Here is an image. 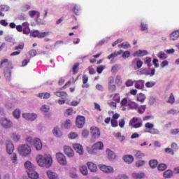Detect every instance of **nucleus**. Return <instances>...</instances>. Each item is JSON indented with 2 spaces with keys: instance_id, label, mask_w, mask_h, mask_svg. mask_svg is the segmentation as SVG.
<instances>
[{
  "instance_id": "28",
  "label": "nucleus",
  "mask_w": 179,
  "mask_h": 179,
  "mask_svg": "<svg viewBox=\"0 0 179 179\" xmlns=\"http://www.w3.org/2000/svg\"><path fill=\"white\" fill-rule=\"evenodd\" d=\"M47 175H48V178H50V179L58 178V174H57V173H55V172H53L52 171H48Z\"/></svg>"
},
{
  "instance_id": "25",
  "label": "nucleus",
  "mask_w": 179,
  "mask_h": 179,
  "mask_svg": "<svg viewBox=\"0 0 179 179\" xmlns=\"http://www.w3.org/2000/svg\"><path fill=\"white\" fill-rule=\"evenodd\" d=\"M123 160L125 162V163L131 164V163L134 162V157L129 155H124L123 157Z\"/></svg>"
},
{
  "instance_id": "42",
  "label": "nucleus",
  "mask_w": 179,
  "mask_h": 179,
  "mask_svg": "<svg viewBox=\"0 0 179 179\" xmlns=\"http://www.w3.org/2000/svg\"><path fill=\"white\" fill-rule=\"evenodd\" d=\"M149 164H150L151 169H156V167H157V164H158L157 160L152 159L150 161Z\"/></svg>"
},
{
  "instance_id": "50",
  "label": "nucleus",
  "mask_w": 179,
  "mask_h": 179,
  "mask_svg": "<svg viewBox=\"0 0 179 179\" xmlns=\"http://www.w3.org/2000/svg\"><path fill=\"white\" fill-rule=\"evenodd\" d=\"M35 22L37 24H45V21L40 18V16L36 17Z\"/></svg>"
},
{
  "instance_id": "13",
  "label": "nucleus",
  "mask_w": 179,
  "mask_h": 179,
  "mask_svg": "<svg viewBox=\"0 0 179 179\" xmlns=\"http://www.w3.org/2000/svg\"><path fill=\"white\" fill-rule=\"evenodd\" d=\"M85 121L84 116H78L76 121L78 128H83Z\"/></svg>"
},
{
  "instance_id": "16",
  "label": "nucleus",
  "mask_w": 179,
  "mask_h": 179,
  "mask_svg": "<svg viewBox=\"0 0 179 179\" xmlns=\"http://www.w3.org/2000/svg\"><path fill=\"white\" fill-rule=\"evenodd\" d=\"M134 83L136 89H138L139 90H143L145 89V80H134Z\"/></svg>"
},
{
  "instance_id": "8",
  "label": "nucleus",
  "mask_w": 179,
  "mask_h": 179,
  "mask_svg": "<svg viewBox=\"0 0 179 179\" xmlns=\"http://www.w3.org/2000/svg\"><path fill=\"white\" fill-rule=\"evenodd\" d=\"M56 159L59 164H60L62 166H66L67 162H66V157H65V155L61 152H58L56 154Z\"/></svg>"
},
{
  "instance_id": "14",
  "label": "nucleus",
  "mask_w": 179,
  "mask_h": 179,
  "mask_svg": "<svg viewBox=\"0 0 179 179\" xmlns=\"http://www.w3.org/2000/svg\"><path fill=\"white\" fill-rule=\"evenodd\" d=\"M34 146L36 150H41L43 149V143H41V140L38 138H35L34 141Z\"/></svg>"
},
{
  "instance_id": "19",
  "label": "nucleus",
  "mask_w": 179,
  "mask_h": 179,
  "mask_svg": "<svg viewBox=\"0 0 179 179\" xmlns=\"http://www.w3.org/2000/svg\"><path fill=\"white\" fill-rule=\"evenodd\" d=\"M73 148L76 150V152L77 153H78V155H83L84 150H83V147L82 146V145L78 144V143L74 144Z\"/></svg>"
},
{
  "instance_id": "30",
  "label": "nucleus",
  "mask_w": 179,
  "mask_h": 179,
  "mask_svg": "<svg viewBox=\"0 0 179 179\" xmlns=\"http://www.w3.org/2000/svg\"><path fill=\"white\" fill-rule=\"evenodd\" d=\"M89 80V77L87 76L84 75L83 76V85H82V87L87 89L89 87V85L87 84V82Z\"/></svg>"
},
{
  "instance_id": "27",
  "label": "nucleus",
  "mask_w": 179,
  "mask_h": 179,
  "mask_svg": "<svg viewBox=\"0 0 179 179\" xmlns=\"http://www.w3.org/2000/svg\"><path fill=\"white\" fill-rule=\"evenodd\" d=\"M28 14L31 19H34L35 16H36V17L40 16V13L36 10H29Z\"/></svg>"
},
{
  "instance_id": "29",
  "label": "nucleus",
  "mask_w": 179,
  "mask_h": 179,
  "mask_svg": "<svg viewBox=\"0 0 179 179\" xmlns=\"http://www.w3.org/2000/svg\"><path fill=\"white\" fill-rule=\"evenodd\" d=\"M132 177L134 179H141V178H143V177H145V173H136L134 172L132 173Z\"/></svg>"
},
{
  "instance_id": "41",
  "label": "nucleus",
  "mask_w": 179,
  "mask_h": 179,
  "mask_svg": "<svg viewBox=\"0 0 179 179\" xmlns=\"http://www.w3.org/2000/svg\"><path fill=\"white\" fill-rule=\"evenodd\" d=\"M115 82L117 86H121V85H122V78L121 76L117 75L115 78Z\"/></svg>"
},
{
  "instance_id": "26",
  "label": "nucleus",
  "mask_w": 179,
  "mask_h": 179,
  "mask_svg": "<svg viewBox=\"0 0 179 179\" xmlns=\"http://www.w3.org/2000/svg\"><path fill=\"white\" fill-rule=\"evenodd\" d=\"M179 37V29L174 31L170 34V40H172L173 41L177 40Z\"/></svg>"
},
{
  "instance_id": "60",
  "label": "nucleus",
  "mask_w": 179,
  "mask_h": 179,
  "mask_svg": "<svg viewBox=\"0 0 179 179\" xmlns=\"http://www.w3.org/2000/svg\"><path fill=\"white\" fill-rule=\"evenodd\" d=\"M136 122H138V117H133L129 123V127H134Z\"/></svg>"
},
{
  "instance_id": "37",
  "label": "nucleus",
  "mask_w": 179,
  "mask_h": 179,
  "mask_svg": "<svg viewBox=\"0 0 179 179\" xmlns=\"http://www.w3.org/2000/svg\"><path fill=\"white\" fill-rule=\"evenodd\" d=\"M173 171L167 170L164 173V177L165 178H171L173 177Z\"/></svg>"
},
{
  "instance_id": "35",
  "label": "nucleus",
  "mask_w": 179,
  "mask_h": 179,
  "mask_svg": "<svg viewBox=\"0 0 179 179\" xmlns=\"http://www.w3.org/2000/svg\"><path fill=\"white\" fill-rule=\"evenodd\" d=\"M10 7L6 4L0 5V11L1 12H9Z\"/></svg>"
},
{
  "instance_id": "11",
  "label": "nucleus",
  "mask_w": 179,
  "mask_h": 179,
  "mask_svg": "<svg viewBox=\"0 0 179 179\" xmlns=\"http://www.w3.org/2000/svg\"><path fill=\"white\" fill-rule=\"evenodd\" d=\"M6 146L7 153L8 155H12V153H13V150H15V145H13V143L9 140H7L6 141Z\"/></svg>"
},
{
  "instance_id": "46",
  "label": "nucleus",
  "mask_w": 179,
  "mask_h": 179,
  "mask_svg": "<svg viewBox=\"0 0 179 179\" xmlns=\"http://www.w3.org/2000/svg\"><path fill=\"white\" fill-rule=\"evenodd\" d=\"M108 90L110 93H114L117 90V86L114 84H110L108 85Z\"/></svg>"
},
{
  "instance_id": "36",
  "label": "nucleus",
  "mask_w": 179,
  "mask_h": 179,
  "mask_svg": "<svg viewBox=\"0 0 179 179\" xmlns=\"http://www.w3.org/2000/svg\"><path fill=\"white\" fill-rule=\"evenodd\" d=\"M148 29H149V25H148L146 22H141V31H146L148 33Z\"/></svg>"
},
{
  "instance_id": "44",
  "label": "nucleus",
  "mask_w": 179,
  "mask_h": 179,
  "mask_svg": "<svg viewBox=\"0 0 179 179\" xmlns=\"http://www.w3.org/2000/svg\"><path fill=\"white\" fill-rule=\"evenodd\" d=\"M157 57H158V58H159V59H166L167 55H166V53H164V52L161 51L158 53Z\"/></svg>"
},
{
  "instance_id": "56",
  "label": "nucleus",
  "mask_w": 179,
  "mask_h": 179,
  "mask_svg": "<svg viewBox=\"0 0 179 179\" xmlns=\"http://www.w3.org/2000/svg\"><path fill=\"white\" fill-rule=\"evenodd\" d=\"M135 156L137 159H142V157H145V154H143L141 151H136Z\"/></svg>"
},
{
  "instance_id": "49",
  "label": "nucleus",
  "mask_w": 179,
  "mask_h": 179,
  "mask_svg": "<svg viewBox=\"0 0 179 179\" xmlns=\"http://www.w3.org/2000/svg\"><path fill=\"white\" fill-rule=\"evenodd\" d=\"M145 65H148V68H150V66H152V58L146 57L145 59Z\"/></svg>"
},
{
  "instance_id": "58",
  "label": "nucleus",
  "mask_w": 179,
  "mask_h": 179,
  "mask_svg": "<svg viewBox=\"0 0 179 179\" xmlns=\"http://www.w3.org/2000/svg\"><path fill=\"white\" fill-rule=\"evenodd\" d=\"M31 36L32 37H38V38H39L40 31H38V30L33 31L32 32H31Z\"/></svg>"
},
{
  "instance_id": "47",
  "label": "nucleus",
  "mask_w": 179,
  "mask_h": 179,
  "mask_svg": "<svg viewBox=\"0 0 179 179\" xmlns=\"http://www.w3.org/2000/svg\"><path fill=\"white\" fill-rule=\"evenodd\" d=\"M8 64L9 65H12L10 63H9V60L8 59H4L3 60H1V64H0V68H3V66H5V64Z\"/></svg>"
},
{
  "instance_id": "32",
  "label": "nucleus",
  "mask_w": 179,
  "mask_h": 179,
  "mask_svg": "<svg viewBox=\"0 0 179 179\" xmlns=\"http://www.w3.org/2000/svg\"><path fill=\"white\" fill-rule=\"evenodd\" d=\"M144 132H147L148 134H151L152 135H159L160 134V131L155 128H152L150 130H145Z\"/></svg>"
},
{
  "instance_id": "62",
  "label": "nucleus",
  "mask_w": 179,
  "mask_h": 179,
  "mask_svg": "<svg viewBox=\"0 0 179 179\" xmlns=\"http://www.w3.org/2000/svg\"><path fill=\"white\" fill-rule=\"evenodd\" d=\"M27 142L30 144L31 145H33L34 143V139H33V137L29 136L26 138Z\"/></svg>"
},
{
  "instance_id": "24",
  "label": "nucleus",
  "mask_w": 179,
  "mask_h": 179,
  "mask_svg": "<svg viewBox=\"0 0 179 179\" xmlns=\"http://www.w3.org/2000/svg\"><path fill=\"white\" fill-rule=\"evenodd\" d=\"M30 9H33L31 3H25L21 7L22 12H27V10H30Z\"/></svg>"
},
{
  "instance_id": "33",
  "label": "nucleus",
  "mask_w": 179,
  "mask_h": 179,
  "mask_svg": "<svg viewBox=\"0 0 179 179\" xmlns=\"http://www.w3.org/2000/svg\"><path fill=\"white\" fill-rule=\"evenodd\" d=\"M80 171L83 174V176H87L88 171H87V166L85 165H82L80 166Z\"/></svg>"
},
{
  "instance_id": "48",
  "label": "nucleus",
  "mask_w": 179,
  "mask_h": 179,
  "mask_svg": "<svg viewBox=\"0 0 179 179\" xmlns=\"http://www.w3.org/2000/svg\"><path fill=\"white\" fill-rule=\"evenodd\" d=\"M71 125H72V123L71 122V120L68 119L66 120L64 125L63 124V128L68 129L71 128Z\"/></svg>"
},
{
  "instance_id": "21",
  "label": "nucleus",
  "mask_w": 179,
  "mask_h": 179,
  "mask_svg": "<svg viewBox=\"0 0 179 179\" xmlns=\"http://www.w3.org/2000/svg\"><path fill=\"white\" fill-rule=\"evenodd\" d=\"M87 166L92 173H96L97 171V165L96 164L90 162L87 163Z\"/></svg>"
},
{
  "instance_id": "57",
  "label": "nucleus",
  "mask_w": 179,
  "mask_h": 179,
  "mask_svg": "<svg viewBox=\"0 0 179 179\" xmlns=\"http://www.w3.org/2000/svg\"><path fill=\"white\" fill-rule=\"evenodd\" d=\"M110 37H106V38L102 39V40L99 43V45H103V44L107 43L108 42L110 41Z\"/></svg>"
},
{
  "instance_id": "17",
  "label": "nucleus",
  "mask_w": 179,
  "mask_h": 179,
  "mask_svg": "<svg viewBox=\"0 0 179 179\" xmlns=\"http://www.w3.org/2000/svg\"><path fill=\"white\" fill-rule=\"evenodd\" d=\"M64 153L69 157H73L75 153L73 152V150L68 145H65L64 148Z\"/></svg>"
},
{
  "instance_id": "34",
  "label": "nucleus",
  "mask_w": 179,
  "mask_h": 179,
  "mask_svg": "<svg viewBox=\"0 0 179 179\" xmlns=\"http://www.w3.org/2000/svg\"><path fill=\"white\" fill-rule=\"evenodd\" d=\"M106 153H107L108 157V159H110V160H113V159H115V154L111 150H108V149L106 150Z\"/></svg>"
},
{
  "instance_id": "6",
  "label": "nucleus",
  "mask_w": 179,
  "mask_h": 179,
  "mask_svg": "<svg viewBox=\"0 0 179 179\" xmlns=\"http://www.w3.org/2000/svg\"><path fill=\"white\" fill-rule=\"evenodd\" d=\"M66 6L67 9H71L73 13L76 16H79V15H80V10H82L80 6L75 3H69Z\"/></svg>"
},
{
  "instance_id": "38",
  "label": "nucleus",
  "mask_w": 179,
  "mask_h": 179,
  "mask_svg": "<svg viewBox=\"0 0 179 179\" xmlns=\"http://www.w3.org/2000/svg\"><path fill=\"white\" fill-rule=\"evenodd\" d=\"M11 138H13L14 142H19V141H20V135L16 133L11 134Z\"/></svg>"
},
{
  "instance_id": "22",
  "label": "nucleus",
  "mask_w": 179,
  "mask_h": 179,
  "mask_svg": "<svg viewBox=\"0 0 179 179\" xmlns=\"http://www.w3.org/2000/svg\"><path fill=\"white\" fill-rule=\"evenodd\" d=\"M131 64L132 65H135L136 64L137 69H139L142 68V65H143V62H142V60H141L140 59L136 58L132 60Z\"/></svg>"
},
{
  "instance_id": "64",
  "label": "nucleus",
  "mask_w": 179,
  "mask_h": 179,
  "mask_svg": "<svg viewBox=\"0 0 179 179\" xmlns=\"http://www.w3.org/2000/svg\"><path fill=\"white\" fill-rule=\"evenodd\" d=\"M119 127L120 128H124L125 127V119L119 120Z\"/></svg>"
},
{
  "instance_id": "53",
  "label": "nucleus",
  "mask_w": 179,
  "mask_h": 179,
  "mask_svg": "<svg viewBox=\"0 0 179 179\" xmlns=\"http://www.w3.org/2000/svg\"><path fill=\"white\" fill-rule=\"evenodd\" d=\"M122 57L124 59H127V58H129V57H131V52H129V50L123 52Z\"/></svg>"
},
{
  "instance_id": "43",
  "label": "nucleus",
  "mask_w": 179,
  "mask_h": 179,
  "mask_svg": "<svg viewBox=\"0 0 179 179\" xmlns=\"http://www.w3.org/2000/svg\"><path fill=\"white\" fill-rule=\"evenodd\" d=\"M176 101V97H174V94H173V93H171L169 99L167 101V103H169V104H174Z\"/></svg>"
},
{
  "instance_id": "9",
  "label": "nucleus",
  "mask_w": 179,
  "mask_h": 179,
  "mask_svg": "<svg viewBox=\"0 0 179 179\" xmlns=\"http://www.w3.org/2000/svg\"><path fill=\"white\" fill-rule=\"evenodd\" d=\"M99 169L101 171L106 173V174H113L114 173V168L111 166L99 165Z\"/></svg>"
},
{
  "instance_id": "20",
  "label": "nucleus",
  "mask_w": 179,
  "mask_h": 179,
  "mask_svg": "<svg viewBox=\"0 0 179 179\" xmlns=\"http://www.w3.org/2000/svg\"><path fill=\"white\" fill-rule=\"evenodd\" d=\"M104 148V144L103 142L99 141L92 145L93 150H102Z\"/></svg>"
},
{
  "instance_id": "2",
  "label": "nucleus",
  "mask_w": 179,
  "mask_h": 179,
  "mask_svg": "<svg viewBox=\"0 0 179 179\" xmlns=\"http://www.w3.org/2000/svg\"><path fill=\"white\" fill-rule=\"evenodd\" d=\"M24 167L27 169V173L29 177V178L31 179H37L39 177L38 173L36 171V166L30 161H27L24 163Z\"/></svg>"
},
{
  "instance_id": "52",
  "label": "nucleus",
  "mask_w": 179,
  "mask_h": 179,
  "mask_svg": "<svg viewBox=\"0 0 179 179\" xmlns=\"http://www.w3.org/2000/svg\"><path fill=\"white\" fill-rule=\"evenodd\" d=\"M129 106L131 110H138L139 108V105L135 102H131Z\"/></svg>"
},
{
  "instance_id": "12",
  "label": "nucleus",
  "mask_w": 179,
  "mask_h": 179,
  "mask_svg": "<svg viewBox=\"0 0 179 179\" xmlns=\"http://www.w3.org/2000/svg\"><path fill=\"white\" fill-rule=\"evenodd\" d=\"M13 67H5L4 71H3V73H4V76L5 78L6 79V80H8V82L10 81V77L12 76V70Z\"/></svg>"
},
{
  "instance_id": "51",
  "label": "nucleus",
  "mask_w": 179,
  "mask_h": 179,
  "mask_svg": "<svg viewBox=\"0 0 179 179\" xmlns=\"http://www.w3.org/2000/svg\"><path fill=\"white\" fill-rule=\"evenodd\" d=\"M79 71V63H76L73 66V75H76Z\"/></svg>"
},
{
  "instance_id": "45",
  "label": "nucleus",
  "mask_w": 179,
  "mask_h": 179,
  "mask_svg": "<svg viewBox=\"0 0 179 179\" xmlns=\"http://www.w3.org/2000/svg\"><path fill=\"white\" fill-rule=\"evenodd\" d=\"M5 41L8 43H15V38L11 35H8L4 38Z\"/></svg>"
},
{
  "instance_id": "23",
  "label": "nucleus",
  "mask_w": 179,
  "mask_h": 179,
  "mask_svg": "<svg viewBox=\"0 0 179 179\" xmlns=\"http://www.w3.org/2000/svg\"><path fill=\"white\" fill-rule=\"evenodd\" d=\"M53 135H55L56 138H61L63 135L62 130L57 127H55L53 129Z\"/></svg>"
},
{
  "instance_id": "59",
  "label": "nucleus",
  "mask_w": 179,
  "mask_h": 179,
  "mask_svg": "<svg viewBox=\"0 0 179 179\" xmlns=\"http://www.w3.org/2000/svg\"><path fill=\"white\" fill-rule=\"evenodd\" d=\"M41 111H43V113H48L50 111V106L47 105H43L41 108Z\"/></svg>"
},
{
  "instance_id": "40",
  "label": "nucleus",
  "mask_w": 179,
  "mask_h": 179,
  "mask_svg": "<svg viewBox=\"0 0 179 179\" xmlns=\"http://www.w3.org/2000/svg\"><path fill=\"white\" fill-rule=\"evenodd\" d=\"M137 110L139 114H143L146 111V105L138 106Z\"/></svg>"
},
{
  "instance_id": "61",
  "label": "nucleus",
  "mask_w": 179,
  "mask_h": 179,
  "mask_svg": "<svg viewBox=\"0 0 179 179\" xmlns=\"http://www.w3.org/2000/svg\"><path fill=\"white\" fill-rule=\"evenodd\" d=\"M113 101H115V103H120V101H121V98L120 97V94H115L114 95Z\"/></svg>"
},
{
  "instance_id": "4",
  "label": "nucleus",
  "mask_w": 179,
  "mask_h": 179,
  "mask_svg": "<svg viewBox=\"0 0 179 179\" xmlns=\"http://www.w3.org/2000/svg\"><path fill=\"white\" fill-rule=\"evenodd\" d=\"M0 124L4 129H10V128L13 127V122L6 117L0 118Z\"/></svg>"
},
{
  "instance_id": "54",
  "label": "nucleus",
  "mask_w": 179,
  "mask_h": 179,
  "mask_svg": "<svg viewBox=\"0 0 179 179\" xmlns=\"http://www.w3.org/2000/svg\"><path fill=\"white\" fill-rule=\"evenodd\" d=\"M120 69V65L115 64L112 66L111 72L112 73H117L118 72V69Z\"/></svg>"
},
{
  "instance_id": "3",
  "label": "nucleus",
  "mask_w": 179,
  "mask_h": 179,
  "mask_svg": "<svg viewBox=\"0 0 179 179\" xmlns=\"http://www.w3.org/2000/svg\"><path fill=\"white\" fill-rule=\"evenodd\" d=\"M18 152L20 156H29L31 153V148L27 144H23L18 147Z\"/></svg>"
},
{
  "instance_id": "5",
  "label": "nucleus",
  "mask_w": 179,
  "mask_h": 179,
  "mask_svg": "<svg viewBox=\"0 0 179 179\" xmlns=\"http://www.w3.org/2000/svg\"><path fill=\"white\" fill-rule=\"evenodd\" d=\"M54 94L55 96H57V97H62V99H59L57 101L58 104H59L60 106H62V104H65L66 103V100L65 99H66L68 97V94L65 92H55Z\"/></svg>"
},
{
  "instance_id": "7",
  "label": "nucleus",
  "mask_w": 179,
  "mask_h": 179,
  "mask_svg": "<svg viewBox=\"0 0 179 179\" xmlns=\"http://www.w3.org/2000/svg\"><path fill=\"white\" fill-rule=\"evenodd\" d=\"M156 70L155 69H141L138 71V75H146V76H155Z\"/></svg>"
},
{
  "instance_id": "10",
  "label": "nucleus",
  "mask_w": 179,
  "mask_h": 179,
  "mask_svg": "<svg viewBox=\"0 0 179 179\" xmlns=\"http://www.w3.org/2000/svg\"><path fill=\"white\" fill-rule=\"evenodd\" d=\"M22 117L24 120L27 121H35V120H37V114L36 113H24L22 114Z\"/></svg>"
},
{
  "instance_id": "55",
  "label": "nucleus",
  "mask_w": 179,
  "mask_h": 179,
  "mask_svg": "<svg viewBox=\"0 0 179 179\" xmlns=\"http://www.w3.org/2000/svg\"><path fill=\"white\" fill-rule=\"evenodd\" d=\"M157 169L159 171H164V170L167 169V165H166L165 164H160L158 166Z\"/></svg>"
},
{
  "instance_id": "39",
  "label": "nucleus",
  "mask_w": 179,
  "mask_h": 179,
  "mask_svg": "<svg viewBox=\"0 0 179 179\" xmlns=\"http://www.w3.org/2000/svg\"><path fill=\"white\" fill-rule=\"evenodd\" d=\"M13 115L14 118H15L16 120H19L20 118V110L15 109L13 112Z\"/></svg>"
},
{
  "instance_id": "18",
  "label": "nucleus",
  "mask_w": 179,
  "mask_h": 179,
  "mask_svg": "<svg viewBox=\"0 0 179 179\" xmlns=\"http://www.w3.org/2000/svg\"><path fill=\"white\" fill-rule=\"evenodd\" d=\"M148 54H149V52H148V50H138L133 53V57H145V55H148Z\"/></svg>"
},
{
  "instance_id": "63",
  "label": "nucleus",
  "mask_w": 179,
  "mask_h": 179,
  "mask_svg": "<svg viewBox=\"0 0 179 179\" xmlns=\"http://www.w3.org/2000/svg\"><path fill=\"white\" fill-rule=\"evenodd\" d=\"M145 127L147 128V129H150V131L151 129H152V128H154L155 124H153V123L147 122L145 123Z\"/></svg>"
},
{
  "instance_id": "31",
  "label": "nucleus",
  "mask_w": 179,
  "mask_h": 179,
  "mask_svg": "<svg viewBox=\"0 0 179 179\" xmlns=\"http://www.w3.org/2000/svg\"><path fill=\"white\" fill-rule=\"evenodd\" d=\"M137 100L140 101V103H145V100H146V96L143 93H139L137 95Z\"/></svg>"
},
{
  "instance_id": "15",
  "label": "nucleus",
  "mask_w": 179,
  "mask_h": 179,
  "mask_svg": "<svg viewBox=\"0 0 179 179\" xmlns=\"http://www.w3.org/2000/svg\"><path fill=\"white\" fill-rule=\"evenodd\" d=\"M91 134L94 139L100 138V129H99L97 127H91Z\"/></svg>"
},
{
  "instance_id": "1",
  "label": "nucleus",
  "mask_w": 179,
  "mask_h": 179,
  "mask_svg": "<svg viewBox=\"0 0 179 179\" xmlns=\"http://www.w3.org/2000/svg\"><path fill=\"white\" fill-rule=\"evenodd\" d=\"M36 163L40 167L49 169V167L52 166V157L47 154H45L44 155H38L36 157Z\"/></svg>"
}]
</instances>
